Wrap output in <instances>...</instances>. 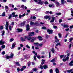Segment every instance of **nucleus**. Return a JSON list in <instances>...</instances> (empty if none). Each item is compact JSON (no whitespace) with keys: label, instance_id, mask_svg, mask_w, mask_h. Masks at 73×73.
I'll return each instance as SVG.
<instances>
[{"label":"nucleus","instance_id":"nucleus-36","mask_svg":"<svg viewBox=\"0 0 73 73\" xmlns=\"http://www.w3.org/2000/svg\"><path fill=\"white\" fill-rule=\"evenodd\" d=\"M72 0H67V2H68V3H71V4L72 3Z\"/></svg>","mask_w":73,"mask_h":73},{"label":"nucleus","instance_id":"nucleus-47","mask_svg":"<svg viewBox=\"0 0 73 73\" xmlns=\"http://www.w3.org/2000/svg\"><path fill=\"white\" fill-rule=\"evenodd\" d=\"M16 65H18V66H20V65L19 64V62H16Z\"/></svg>","mask_w":73,"mask_h":73},{"label":"nucleus","instance_id":"nucleus-40","mask_svg":"<svg viewBox=\"0 0 73 73\" xmlns=\"http://www.w3.org/2000/svg\"><path fill=\"white\" fill-rule=\"evenodd\" d=\"M58 35L59 38H61V33L58 34Z\"/></svg>","mask_w":73,"mask_h":73},{"label":"nucleus","instance_id":"nucleus-17","mask_svg":"<svg viewBox=\"0 0 73 73\" xmlns=\"http://www.w3.org/2000/svg\"><path fill=\"white\" fill-rule=\"evenodd\" d=\"M49 6L50 8H51V7L54 8L55 7V6H54V4L49 5Z\"/></svg>","mask_w":73,"mask_h":73},{"label":"nucleus","instance_id":"nucleus-32","mask_svg":"<svg viewBox=\"0 0 73 73\" xmlns=\"http://www.w3.org/2000/svg\"><path fill=\"white\" fill-rule=\"evenodd\" d=\"M13 27H12L11 26H9V29L10 30V31H12V29L13 28Z\"/></svg>","mask_w":73,"mask_h":73},{"label":"nucleus","instance_id":"nucleus-2","mask_svg":"<svg viewBox=\"0 0 73 73\" xmlns=\"http://www.w3.org/2000/svg\"><path fill=\"white\" fill-rule=\"evenodd\" d=\"M25 39H26V38H27L28 40H31L32 39V37L29 36V35L28 36H25Z\"/></svg>","mask_w":73,"mask_h":73},{"label":"nucleus","instance_id":"nucleus-45","mask_svg":"<svg viewBox=\"0 0 73 73\" xmlns=\"http://www.w3.org/2000/svg\"><path fill=\"white\" fill-rule=\"evenodd\" d=\"M50 73H53V70L52 69H50Z\"/></svg>","mask_w":73,"mask_h":73},{"label":"nucleus","instance_id":"nucleus-22","mask_svg":"<svg viewBox=\"0 0 73 73\" xmlns=\"http://www.w3.org/2000/svg\"><path fill=\"white\" fill-rule=\"evenodd\" d=\"M30 25H35L36 24H37V23H34L32 22H30Z\"/></svg>","mask_w":73,"mask_h":73},{"label":"nucleus","instance_id":"nucleus-58","mask_svg":"<svg viewBox=\"0 0 73 73\" xmlns=\"http://www.w3.org/2000/svg\"><path fill=\"white\" fill-rule=\"evenodd\" d=\"M3 28H4V27L3 26H1L0 27L1 29H3Z\"/></svg>","mask_w":73,"mask_h":73},{"label":"nucleus","instance_id":"nucleus-13","mask_svg":"<svg viewBox=\"0 0 73 73\" xmlns=\"http://www.w3.org/2000/svg\"><path fill=\"white\" fill-rule=\"evenodd\" d=\"M15 45H16V43L14 42L12 45V48H11L12 49H13V48H15Z\"/></svg>","mask_w":73,"mask_h":73},{"label":"nucleus","instance_id":"nucleus-53","mask_svg":"<svg viewBox=\"0 0 73 73\" xmlns=\"http://www.w3.org/2000/svg\"><path fill=\"white\" fill-rule=\"evenodd\" d=\"M26 47L27 48H28L29 49L30 48V47L28 45H26Z\"/></svg>","mask_w":73,"mask_h":73},{"label":"nucleus","instance_id":"nucleus-19","mask_svg":"<svg viewBox=\"0 0 73 73\" xmlns=\"http://www.w3.org/2000/svg\"><path fill=\"white\" fill-rule=\"evenodd\" d=\"M42 62H41V64L42 65H43L45 63V60H44V59H42Z\"/></svg>","mask_w":73,"mask_h":73},{"label":"nucleus","instance_id":"nucleus-18","mask_svg":"<svg viewBox=\"0 0 73 73\" xmlns=\"http://www.w3.org/2000/svg\"><path fill=\"white\" fill-rule=\"evenodd\" d=\"M49 16L46 15L44 16V19H49Z\"/></svg>","mask_w":73,"mask_h":73},{"label":"nucleus","instance_id":"nucleus-29","mask_svg":"<svg viewBox=\"0 0 73 73\" xmlns=\"http://www.w3.org/2000/svg\"><path fill=\"white\" fill-rule=\"evenodd\" d=\"M25 21H24L21 24V25H22V26H24V25H25Z\"/></svg>","mask_w":73,"mask_h":73},{"label":"nucleus","instance_id":"nucleus-28","mask_svg":"<svg viewBox=\"0 0 73 73\" xmlns=\"http://www.w3.org/2000/svg\"><path fill=\"white\" fill-rule=\"evenodd\" d=\"M32 70L33 71V72H36V71H37V69L36 68H35L33 69Z\"/></svg>","mask_w":73,"mask_h":73},{"label":"nucleus","instance_id":"nucleus-42","mask_svg":"<svg viewBox=\"0 0 73 73\" xmlns=\"http://www.w3.org/2000/svg\"><path fill=\"white\" fill-rule=\"evenodd\" d=\"M64 0H61V4H64Z\"/></svg>","mask_w":73,"mask_h":73},{"label":"nucleus","instance_id":"nucleus-60","mask_svg":"<svg viewBox=\"0 0 73 73\" xmlns=\"http://www.w3.org/2000/svg\"><path fill=\"white\" fill-rule=\"evenodd\" d=\"M31 64V62H28V66H29L30 65V64Z\"/></svg>","mask_w":73,"mask_h":73},{"label":"nucleus","instance_id":"nucleus-59","mask_svg":"<svg viewBox=\"0 0 73 73\" xmlns=\"http://www.w3.org/2000/svg\"><path fill=\"white\" fill-rule=\"evenodd\" d=\"M55 41L56 42H59V40L58 39H56L55 40Z\"/></svg>","mask_w":73,"mask_h":73},{"label":"nucleus","instance_id":"nucleus-10","mask_svg":"<svg viewBox=\"0 0 73 73\" xmlns=\"http://www.w3.org/2000/svg\"><path fill=\"white\" fill-rule=\"evenodd\" d=\"M31 39H32V40L31 41V42H34V40H36V38L32 37V38Z\"/></svg>","mask_w":73,"mask_h":73},{"label":"nucleus","instance_id":"nucleus-31","mask_svg":"<svg viewBox=\"0 0 73 73\" xmlns=\"http://www.w3.org/2000/svg\"><path fill=\"white\" fill-rule=\"evenodd\" d=\"M58 45H59V46L61 45V43H60V42L58 43L56 45V46H57Z\"/></svg>","mask_w":73,"mask_h":73},{"label":"nucleus","instance_id":"nucleus-50","mask_svg":"<svg viewBox=\"0 0 73 73\" xmlns=\"http://www.w3.org/2000/svg\"><path fill=\"white\" fill-rule=\"evenodd\" d=\"M72 46V44H70V45H69V49L70 48H71V46Z\"/></svg>","mask_w":73,"mask_h":73},{"label":"nucleus","instance_id":"nucleus-15","mask_svg":"<svg viewBox=\"0 0 73 73\" xmlns=\"http://www.w3.org/2000/svg\"><path fill=\"white\" fill-rule=\"evenodd\" d=\"M5 43V42L4 41H3V40H1L0 41V45H3V44H4Z\"/></svg>","mask_w":73,"mask_h":73},{"label":"nucleus","instance_id":"nucleus-44","mask_svg":"<svg viewBox=\"0 0 73 73\" xmlns=\"http://www.w3.org/2000/svg\"><path fill=\"white\" fill-rule=\"evenodd\" d=\"M55 61V59L54 58L52 60H50L51 62H54Z\"/></svg>","mask_w":73,"mask_h":73},{"label":"nucleus","instance_id":"nucleus-54","mask_svg":"<svg viewBox=\"0 0 73 73\" xmlns=\"http://www.w3.org/2000/svg\"><path fill=\"white\" fill-rule=\"evenodd\" d=\"M72 28H73V25L70 26V29H72Z\"/></svg>","mask_w":73,"mask_h":73},{"label":"nucleus","instance_id":"nucleus-39","mask_svg":"<svg viewBox=\"0 0 73 73\" xmlns=\"http://www.w3.org/2000/svg\"><path fill=\"white\" fill-rule=\"evenodd\" d=\"M45 13L47 15H49L50 13V12L49 11H46Z\"/></svg>","mask_w":73,"mask_h":73},{"label":"nucleus","instance_id":"nucleus-6","mask_svg":"<svg viewBox=\"0 0 73 73\" xmlns=\"http://www.w3.org/2000/svg\"><path fill=\"white\" fill-rule=\"evenodd\" d=\"M69 60V57L67 56L65 59H62V61L64 62H65L66 61H67Z\"/></svg>","mask_w":73,"mask_h":73},{"label":"nucleus","instance_id":"nucleus-21","mask_svg":"<svg viewBox=\"0 0 73 73\" xmlns=\"http://www.w3.org/2000/svg\"><path fill=\"white\" fill-rule=\"evenodd\" d=\"M48 68V66L46 65H44L43 66V68L44 69H47V68Z\"/></svg>","mask_w":73,"mask_h":73},{"label":"nucleus","instance_id":"nucleus-37","mask_svg":"<svg viewBox=\"0 0 73 73\" xmlns=\"http://www.w3.org/2000/svg\"><path fill=\"white\" fill-rule=\"evenodd\" d=\"M2 16H5V12H3L2 14Z\"/></svg>","mask_w":73,"mask_h":73},{"label":"nucleus","instance_id":"nucleus-9","mask_svg":"<svg viewBox=\"0 0 73 73\" xmlns=\"http://www.w3.org/2000/svg\"><path fill=\"white\" fill-rule=\"evenodd\" d=\"M17 30L18 32H21L23 31V29H18Z\"/></svg>","mask_w":73,"mask_h":73},{"label":"nucleus","instance_id":"nucleus-26","mask_svg":"<svg viewBox=\"0 0 73 73\" xmlns=\"http://www.w3.org/2000/svg\"><path fill=\"white\" fill-rule=\"evenodd\" d=\"M63 27L64 28H68L69 27V26L68 25H64L63 26Z\"/></svg>","mask_w":73,"mask_h":73},{"label":"nucleus","instance_id":"nucleus-46","mask_svg":"<svg viewBox=\"0 0 73 73\" xmlns=\"http://www.w3.org/2000/svg\"><path fill=\"white\" fill-rule=\"evenodd\" d=\"M73 38H70L69 39V40H70L69 42H71L72 41V40H73Z\"/></svg>","mask_w":73,"mask_h":73},{"label":"nucleus","instance_id":"nucleus-49","mask_svg":"<svg viewBox=\"0 0 73 73\" xmlns=\"http://www.w3.org/2000/svg\"><path fill=\"white\" fill-rule=\"evenodd\" d=\"M42 29H46V28L45 27H43L42 28Z\"/></svg>","mask_w":73,"mask_h":73},{"label":"nucleus","instance_id":"nucleus-12","mask_svg":"<svg viewBox=\"0 0 73 73\" xmlns=\"http://www.w3.org/2000/svg\"><path fill=\"white\" fill-rule=\"evenodd\" d=\"M40 2H38L37 3L38 4H40V5H42L43 4H44V1H40Z\"/></svg>","mask_w":73,"mask_h":73},{"label":"nucleus","instance_id":"nucleus-11","mask_svg":"<svg viewBox=\"0 0 73 73\" xmlns=\"http://www.w3.org/2000/svg\"><path fill=\"white\" fill-rule=\"evenodd\" d=\"M55 4L56 5V7H58L60 5V4H59V3H58V2H55Z\"/></svg>","mask_w":73,"mask_h":73},{"label":"nucleus","instance_id":"nucleus-4","mask_svg":"<svg viewBox=\"0 0 73 73\" xmlns=\"http://www.w3.org/2000/svg\"><path fill=\"white\" fill-rule=\"evenodd\" d=\"M47 32H48L49 34H51L53 33V30H52L48 29Z\"/></svg>","mask_w":73,"mask_h":73},{"label":"nucleus","instance_id":"nucleus-23","mask_svg":"<svg viewBox=\"0 0 73 73\" xmlns=\"http://www.w3.org/2000/svg\"><path fill=\"white\" fill-rule=\"evenodd\" d=\"M24 37H25L24 38L23 37L21 38V41H25V39H26L25 38V36H24Z\"/></svg>","mask_w":73,"mask_h":73},{"label":"nucleus","instance_id":"nucleus-27","mask_svg":"<svg viewBox=\"0 0 73 73\" xmlns=\"http://www.w3.org/2000/svg\"><path fill=\"white\" fill-rule=\"evenodd\" d=\"M34 44H35V45H36V46H38V42H34Z\"/></svg>","mask_w":73,"mask_h":73},{"label":"nucleus","instance_id":"nucleus-62","mask_svg":"<svg viewBox=\"0 0 73 73\" xmlns=\"http://www.w3.org/2000/svg\"><path fill=\"white\" fill-rule=\"evenodd\" d=\"M34 58L35 60H36V57L35 56H34Z\"/></svg>","mask_w":73,"mask_h":73},{"label":"nucleus","instance_id":"nucleus-57","mask_svg":"<svg viewBox=\"0 0 73 73\" xmlns=\"http://www.w3.org/2000/svg\"><path fill=\"white\" fill-rule=\"evenodd\" d=\"M37 57L39 59L41 58V56H37Z\"/></svg>","mask_w":73,"mask_h":73},{"label":"nucleus","instance_id":"nucleus-33","mask_svg":"<svg viewBox=\"0 0 73 73\" xmlns=\"http://www.w3.org/2000/svg\"><path fill=\"white\" fill-rule=\"evenodd\" d=\"M14 40V39L13 38H11L10 39L9 41L10 42H12Z\"/></svg>","mask_w":73,"mask_h":73},{"label":"nucleus","instance_id":"nucleus-16","mask_svg":"<svg viewBox=\"0 0 73 73\" xmlns=\"http://www.w3.org/2000/svg\"><path fill=\"white\" fill-rule=\"evenodd\" d=\"M38 38L39 40H40V41H42V37L40 36H38Z\"/></svg>","mask_w":73,"mask_h":73},{"label":"nucleus","instance_id":"nucleus-20","mask_svg":"<svg viewBox=\"0 0 73 73\" xmlns=\"http://www.w3.org/2000/svg\"><path fill=\"white\" fill-rule=\"evenodd\" d=\"M51 51L53 53H54V52H55V50H54V48H52Z\"/></svg>","mask_w":73,"mask_h":73},{"label":"nucleus","instance_id":"nucleus-56","mask_svg":"<svg viewBox=\"0 0 73 73\" xmlns=\"http://www.w3.org/2000/svg\"><path fill=\"white\" fill-rule=\"evenodd\" d=\"M5 9H8V7L7 6H5Z\"/></svg>","mask_w":73,"mask_h":73},{"label":"nucleus","instance_id":"nucleus-52","mask_svg":"<svg viewBox=\"0 0 73 73\" xmlns=\"http://www.w3.org/2000/svg\"><path fill=\"white\" fill-rule=\"evenodd\" d=\"M51 57V54L50 52H49V58H50Z\"/></svg>","mask_w":73,"mask_h":73},{"label":"nucleus","instance_id":"nucleus-55","mask_svg":"<svg viewBox=\"0 0 73 73\" xmlns=\"http://www.w3.org/2000/svg\"><path fill=\"white\" fill-rule=\"evenodd\" d=\"M1 53L2 54L4 55V54L5 53V51H3Z\"/></svg>","mask_w":73,"mask_h":73},{"label":"nucleus","instance_id":"nucleus-34","mask_svg":"<svg viewBox=\"0 0 73 73\" xmlns=\"http://www.w3.org/2000/svg\"><path fill=\"white\" fill-rule=\"evenodd\" d=\"M56 15H57L58 16H59L61 15V13H56Z\"/></svg>","mask_w":73,"mask_h":73},{"label":"nucleus","instance_id":"nucleus-5","mask_svg":"<svg viewBox=\"0 0 73 73\" xmlns=\"http://www.w3.org/2000/svg\"><path fill=\"white\" fill-rule=\"evenodd\" d=\"M54 20H55V17H52V20L50 21V23H53L54 21Z\"/></svg>","mask_w":73,"mask_h":73},{"label":"nucleus","instance_id":"nucleus-7","mask_svg":"<svg viewBox=\"0 0 73 73\" xmlns=\"http://www.w3.org/2000/svg\"><path fill=\"white\" fill-rule=\"evenodd\" d=\"M35 35V33L33 32H31L30 33H29V36H33Z\"/></svg>","mask_w":73,"mask_h":73},{"label":"nucleus","instance_id":"nucleus-61","mask_svg":"<svg viewBox=\"0 0 73 73\" xmlns=\"http://www.w3.org/2000/svg\"><path fill=\"white\" fill-rule=\"evenodd\" d=\"M42 45H43V44H38L40 46H42Z\"/></svg>","mask_w":73,"mask_h":73},{"label":"nucleus","instance_id":"nucleus-43","mask_svg":"<svg viewBox=\"0 0 73 73\" xmlns=\"http://www.w3.org/2000/svg\"><path fill=\"white\" fill-rule=\"evenodd\" d=\"M5 33V31H3L1 35L2 36H4V34Z\"/></svg>","mask_w":73,"mask_h":73},{"label":"nucleus","instance_id":"nucleus-14","mask_svg":"<svg viewBox=\"0 0 73 73\" xmlns=\"http://www.w3.org/2000/svg\"><path fill=\"white\" fill-rule=\"evenodd\" d=\"M26 28L27 29L26 30H27V31H29V29H30L29 28V25H27L26 26Z\"/></svg>","mask_w":73,"mask_h":73},{"label":"nucleus","instance_id":"nucleus-63","mask_svg":"<svg viewBox=\"0 0 73 73\" xmlns=\"http://www.w3.org/2000/svg\"><path fill=\"white\" fill-rule=\"evenodd\" d=\"M54 28V29H56L57 28V27L56 26H54L53 27Z\"/></svg>","mask_w":73,"mask_h":73},{"label":"nucleus","instance_id":"nucleus-3","mask_svg":"<svg viewBox=\"0 0 73 73\" xmlns=\"http://www.w3.org/2000/svg\"><path fill=\"white\" fill-rule=\"evenodd\" d=\"M5 26V29L6 30H8V26H9V22L6 21V25Z\"/></svg>","mask_w":73,"mask_h":73},{"label":"nucleus","instance_id":"nucleus-24","mask_svg":"<svg viewBox=\"0 0 73 73\" xmlns=\"http://www.w3.org/2000/svg\"><path fill=\"white\" fill-rule=\"evenodd\" d=\"M44 24V23H42V22H40V23L38 24V25H37L38 26H41V25H43V24Z\"/></svg>","mask_w":73,"mask_h":73},{"label":"nucleus","instance_id":"nucleus-38","mask_svg":"<svg viewBox=\"0 0 73 73\" xmlns=\"http://www.w3.org/2000/svg\"><path fill=\"white\" fill-rule=\"evenodd\" d=\"M64 55H60V59H62L63 57H64Z\"/></svg>","mask_w":73,"mask_h":73},{"label":"nucleus","instance_id":"nucleus-41","mask_svg":"<svg viewBox=\"0 0 73 73\" xmlns=\"http://www.w3.org/2000/svg\"><path fill=\"white\" fill-rule=\"evenodd\" d=\"M40 68L41 69H42L44 68V66H42V65H40Z\"/></svg>","mask_w":73,"mask_h":73},{"label":"nucleus","instance_id":"nucleus-35","mask_svg":"<svg viewBox=\"0 0 73 73\" xmlns=\"http://www.w3.org/2000/svg\"><path fill=\"white\" fill-rule=\"evenodd\" d=\"M2 49H4L5 48V45H3L1 46Z\"/></svg>","mask_w":73,"mask_h":73},{"label":"nucleus","instance_id":"nucleus-64","mask_svg":"<svg viewBox=\"0 0 73 73\" xmlns=\"http://www.w3.org/2000/svg\"><path fill=\"white\" fill-rule=\"evenodd\" d=\"M24 70L23 68H21V69L20 70L21 71H23V70Z\"/></svg>","mask_w":73,"mask_h":73},{"label":"nucleus","instance_id":"nucleus-8","mask_svg":"<svg viewBox=\"0 0 73 73\" xmlns=\"http://www.w3.org/2000/svg\"><path fill=\"white\" fill-rule=\"evenodd\" d=\"M25 16V14L24 13L23 15H19V18H21V17H24Z\"/></svg>","mask_w":73,"mask_h":73},{"label":"nucleus","instance_id":"nucleus-48","mask_svg":"<svg viewBox=\"0 0 73 73\" xmlns=\"http://www.w3.org/2000/svg\"><path fill=\"white\" fill-rule=\"evenodd\" d=\"M22 68L24 70V69H25L26 68V66H23Z\"/></svg>","mask_w":73,"mask_h":73},{"label":"nucleus","instance_id":"nucleus-25","mask_svg":"<svg viewBox=\"0 0 73 73\" xmlns=\"http://www.w3.org/2000/svg\"><path fill=\"white\" fill-rule=\"evenodd\" d=\"M56 71V73H59V70L57 68H56V69L55 70Z\"/></svg>","mask_w":73,"mask_h":73},{"label":"nucleus","instance_id":"nucleus-1","mask_svg":"<svg viewBox=\"0 0 73 73\" xmlns=\"http://www.w3.org/2000/svg\"><path fill=\"white\" fill-rule=\"evenodd\" d=\"M13 57V54L11 53L10 56H8V55H6L5 56V58L7 59H9L10 58H12Z\"/></svg>","mask_w":73,"mask_h":73},{"label":"nucleus","instance_id":"nucleus-51","mask_svg":"<svg viewBox=\"0 0 73 73\" xmlns=\"http://www.w3.org/2000/svg\"><path fill=\"white\" fill-rule=\"evenodd\" d=\"M65 31H67V32L69 31V29L68 28V29H65Z\"/></svg>","mask_w":73,"mask_h":73},{"label":"nucleus","instance_id":"nucleus-30","mask_svg":"<svg viewBox=\"0 0 73 73\" xmlns=\"http://www.w3.org/2000/svg\"><path fill=\"white\" fill-rule=\"evenodd\" d=\"M73 70L71 69L70 70H67V72L68 73H70V72H71Z\"/></svg>","mask_w":73,"mask_h":73}]
</instances>
